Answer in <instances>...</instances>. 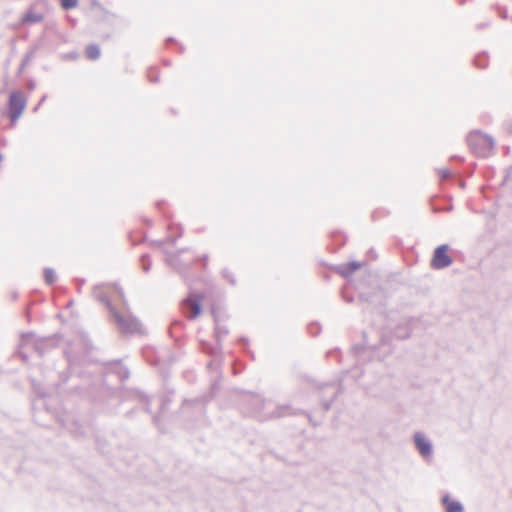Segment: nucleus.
Masks as SVG:
<instances>
[{
  "label": "nucleus",
  "mask_w": 512,
  "mask_h": 512,
  "mask_svg": "<svg viewBox=\"0 0 512 512\" xmlns=\"http://www.w3.org/2000/svg\"><path fill=\"white\" fill-rule=\"evenodd\" d=\"M499 14L502 18L506 19L507 18V10L506 8H499Z\"/></svg>",
  "instance_id": "obj_45"
},
{
  "label": "nucleus",
  "mask_w": 512,
  "mask_h": 512,
  "mask_svg": "<svg viewBox=\"0 0 512 512\" xmlns=\"http://www.w3.org/2000/svg\"><path fill=\"white\" fill-rule=\"evenodd\" d=\"M246 353L251 357V359H255V355H254V352L251 351L248 347H246Z\"/></svg>",
  "instance_id": "obj_47"
},
{
  "label": "nucleus",
  "mask_w": 512,
  "mask_h": 512,
  "mask_svg": "<svg viewBox=\"0 0 512 512\" xmlns=\"http://www.w3.org/2000/svg\"><path fill=\"white\" fill-rule=\"evenodd\" d=\"M365 347L363 345H354L352 352L358 357L360 352H363Z\"/></svg>",
  "instance_id": "obj_40"
},
{
  "label": "nucleus",
  "mask_w": 512,
  "mask_h": 512,
  "mask_svg": "<svg viewBox=\"0 0 512 512\" xmlns=\"http://www.w3.org/2000/svg\"><path fill=\"white\" fill-rule=\"evenodd\" d=\"M163 205H164V202H163V201H161V202H157V203H156V206H157V208H158V209H162V206H163Z\"/></svg>",
  "instance_id": "obj_55"
},
{
  "label": "nucleus",
  "mask_w": 512,
  "mask_h": 512,
  "mask_svg": "<svg viewBox=\"0 0 512 512\" xmlns=\"http://www.w3.org/2000/svg\"><path fill=\"white\" fill-rule=\"evenodd\" d=\"M59 423L62 427L67 429L72 435L75 437H81L85 434L84 428L73 419L67 418V419H59Z\"/></svg>",
  "instance_id": "obj_13"
},
{
  "label": "nucleus",
  "mask_w": 512,
  "mask_h": 512,
  "mask_svg": "<svg viewBox=\"0 0 512 512\" xmlns=\"http://www.w3.org/2000/svg\"><path fill=\"white\" fill-rule=\"evenodd\" d=\"M361 267V263L358 261H351L349 263H344L341 265H338L336 267L337 273H339L341 276L347 278L351 274H353L357 269Z\"/></svg>",
  "instance_id": "obj_16"
},
{
  "label": "nucleus",
  "mask_w": 512,
  "mask_h": 512,
  "mask_svg": "<svg viewBox=\"0 0 512 512\" xmlns=\"http://www.w3.org/2000/svg\"><path fill=\"white\" fill-rule=\"evenodd\" d=\"M27 105V99L23 92L16 90L12 91L8 99V117L11 122H16Z\"/></svg>",
  "instance_id": "obj_7"
},
{
  "label": "nucleus",
  "mask_w": 512,
  "mask_h": 512,
  "mask_svg": "<svg viewBox=\"0 0 512 512\" xmlns=\"http://www.w3.org/2000/svg\"><path fill=\"white\" fill-rule=\"evenodd\" d=\"M64 355L68 363V370L72 372L74 366L80 364V359L73 351L70 350H65Z\"/></svg>",
  "instance_id": "obj_22"
},
{
  "label": "nucleus",
  "mask_w": 512,
  "mask_h": 512,
  "mask_svg": "<svg viewBox=\"0 0 512 512\" xmlns=\"http://www.w3.org/2000/svg\"><path fill=\"white\" fill-rule=\"evenodd\" d=\"M99 302H101L107 308L109 312V318L113 315V312H116L118 309L112 304L109 295L106 292H100L96 295Z\"/></svg>",
  "instance_id": "obj_19"
},
{
  "label": "nucleus",
  "mask_w": 512,
  "mask_h": 512,
  "mask_svg": "<svg viewBox=\"0 0 512 512\" xmlns=\"http://www.w3.org/2000/svg\"><path fill=\"white\" fill-rule=\"evenodd\" d=\"M174 226H175L174 224H170V225L168 226V229H169L170 231H172V230L174 229Z\"/></svg>",
  "instance_id": "obj_58"
},
{
  "label": "nucleus",
  "mask_w": 512,
  "mask_h": 512,
  "mask_svg": "<svg viewBox=\"0 0 512 512\" xmlns=\"http://www.w3.org/2000/svg\"><path fill=\"white\" fill-rule=\"evenodd\" d=\"M153 421H154L155 425H156L159 429H161V428H160V425H159V415H155V416L153 417Z\"/></svg>",
  "instance_id": "obj_49"
},
{
  "label": "nucleus",
  "mask_w": 512,
  "mask_h": 512,
  "mask_svg": "<svg viewBox=\"0 0 512 512\" xmlns=\"http://www.w3.org/2000/svg\"><path fill=\"white\" fill-rule=\"evenodd\" d=\"M203 298L204 295L202 293L190 292L188 296L182 300V311L189 320L197 318L202 313Z\"/></svg>",
  "instance_id": "obj_6"
},
{
  "label": "nucleus",
  "mask_w": 512,
  "mask_h": 512,
  "mask_svg": "<svg viewBox=\"0 0 512 512\" xmlns=\"http://www.w3.org/2000/svg\"><path fill=\"white\" fill-rule=\"evenodd\" d=\"M466 142L471 152L481 158L488 157L494 148V139L480 130L471 131Z\"/></svg>",
  "instance_id": "obj_4"
},
{
  "label": "nucleus",
  "mask_w": 512,
  "mask_h": 512,
  "mask_svg": "<svg viewBox=\"0 0 512 512\" xmlns=\"http://www.w3.org/2000/svg\"><path fill=\"white\" fill-rule=\"evenodd\" d=\"M44 279L48 285L54 284L57 280L55 271L52 268H45L44 269Z\"/></svg>",
  "instance_id": "obj_28"
},
{
  "label": "nucleus",
  "mask_w": 512,
  "mask_h": 512,
  "mask_svg": "<svg viewBox=\"0 0 512 512\" xmlns=\"http://www.w3.org/2000/svg\"><path fill=\"white\" fill-rule=\"evenodd\" d=\"M44 15L41 13H36L33 10V7H31L23 16L22 22L24 23H40L43 21Z\"/></svg>",
  "instance_id": "obj_20"
},
{
  "label": "nucleus",
  "mask_w": 512,
  "mask_h": 512,
  "mask_svg": "<svg viewBox=\"0 0 512 512\" xmlns=\"http://www.w3.org/2000/svg\"><path fill=\"white\" fill-rule=\"evenodd\" d=\"M307 329H308L309 334H310L311 336H313V337H315V336L319 335V334H320V332H321V326H320V324H319V323H317V322L310 323V324L308 325Z\"/></svg>",
  "instance_id": "obj_33"
},
{
  "label": "nucleus",
  "mask_w": 512,
  "mask_h": 512,
  "mask_svg": "<svg viewBox=\"0 0 512 512\" xmlns=\"http://www.w3.org/2000/svg\"><path fill=\"white\" fill-rule=\"evenodd\" d=\"M143 356L151 365H158L160 363V360L156 356V352L153 348H145L143 350Z\"/></svg>",
  "instance_id": "obj_23"
},
{
  "label": "nucleus",
  "mask_w": 512,
  "mask_h": 512,
  "mask_svg": "<svg viewBox=\"0 0 512 512\" xmlns=\"http://www.w3.org/2000/svg\"><path fill=\"white\" fill-rule=\"evenodd\" d=\"M441 504L444 506L445 512H464L463 504L458 500L452 499L449 493L443 495Z\"/></svg>",
  "instance_id": "obj_14"
},
{
  "label": "nucleus",
  "mask_w": 512,
  "mask_h": 512,
  "mask_svg": "<svg viewBox=\"0 0 512 512\" xmlns=\"http://www.w3.org/2000/svg\"><path fill=\"white\" fill-rule=\"evenodd\" d=\"M412 327L410 321H404L399 323L393 330V336L397 339H407L410 337Z\"/></svg>",
  "instance_id": "obj_15"
},
{
  "label": "nucleus",
  "mask_w": 512,
  "mask_h": 512,
  "mask_svg": "<svg viewBox=\"0 0 512 512\" xmlns=\"http://www.w3.org/2000/svg\"><path fill=\"white\" fill-rule=\"evenodd\" d=\"M459 4H460V5H463V4H464V0H460V1H459Z\"/></svg>",
  "instance_id": "obj_62"
},
{
  "label": "nucleus",
  "mask_w": 512,
  "mask_h": 512,
  "mask_svg": "<svg viewBox=\"0 0 512 512\" xmlns=\"http://www.w3.org/2000/svg\"><path fill=\"white\" fill-rule=\"evenodd\" d=\"M62 336L58 333L47 336L36 338L34 332L29 331L21 334V341L19 347H23L29 344L30 340H33V348L40 355L43 356L48 350L55 348L59 344V340Z\"/></svg>",
  "instance_id": "obj_5"
},
{
  "label": "nucleus",
  "mask_w": 512,
  "mask_h": 512,
  "mask_svg": "<svg viewBox=\"0 0 512 512\" xmlns=\"http://www.w3.org/2000/svg\"><path fill=\"white\" fill-rule=\"evenodd\" d=\"M173 395H174V390L168 389L167 394L162 397L161 406H160L161 412H163L164 410H166L168 408L169 404L172 402Z\"/></svg>",
  "instance_id": "obj_27"
},
{
  "label": "nucleus",
  "mask_w": 512,
  "mask_h": 512,
  "mask_svg": "<svg viewBox=\"0 0 512 512\" xmlns=\"http://www.w3.org/2000/svg\"><path fill=\"white\" fill-rule=\"evenodd\" d=\"M61 1V7L64 10H71L78 5V0H60Z\"/></svg>",
  "instance_id": "obj_34"
},
{
  "label": "nucleus",
  "mask_w": 512,
  "mask_h": 512,
  "mask_svg": "<svg viewBox=\"0 0 512 512\" xmlns=\"http://www.w3.org/2000/svg\"><path fill=\"white\" fill-rule=\"evenodd\" d=\"M220 366V362H217L216 359L214 360H211L207 363V368L208 369H218Z\"/></svg>",
  "instance_id": "obj_41"
},
{
  "label": "nucleus",
  "mask_w": 512,
  "mask_h": 512,
  "mask_svg": "<svg viewBox=\"0 0 512 512\" xmlns=\"http://www.w3.org/2000/svg\"><path fill=\"white\" fill-rule=\"evenodd\" d=\"M327 357L335 358L338 362H341L342 353L339 348L331 349L327 352Z\"/></svg>",
  "instance_id": "obj_38"
},
{
  "label": "nucleus",
  "mask_w": 512,
  "mask_h": 512,
  "mask_svg": "<svg viewBox=\"0 0 512 512\" xmlns=\"http://www.w3.org/2000/svg\"><path fill=\"white\" fill-rule=\"evenodd\" d=\"M414 444L416 449L418 450L419 454L423 458H428L432 456L433 453V446L429 439L425 437V435L421 432H416L414 434Z\"/></svg>",
  "instance_id": "obj_12"
},
{
  "label": "nucleus",
  "mask_w": 512,
  "mask_h": 512,
  "mask_svg": "<svg viewBox=\"0 0 512 512\" xmlns=\"http://www.w3.org/2000/svg\"><path fill=\"white\" fill-rule=\"evenodd\" d=\"M360 300L368 302V303H373L374 302L373 301V296H365L364 294L360 295Z\"/></svg>",
  "instance_id": "obj_43"
},
{
  "label": "nucleus",
  "mask_w": 512,
  "mask_h": 512,
  "mask_svg": "<svg viewBox=\"0 0 512 512\" xmlns=\"http://www.w3.org/2000/svg\"><path fill=\"white\" fill-rule=\"evenodd\" d=\"M34 54H35V51L33 49L28 51L25 54V56L20 64V69H23L26 65L29 64V62L34 58Z\"/></svg>",
  "instance_id": "obj_37"
},
{
  "label": "nucleus",
  "mask_w": 512,
  "mask_h": 512,
  "mask_svg": "<svg viewBox=\"0 0 512 512\" xmlns=\"http://www.w3.org/2000/svg\"><path fill=\"white\" fill-rule=\"evenodd\" d=\"M113 372L117 375L120 382H123L129 378V370L126 366L121 364L120 360H117L113 363Z\"/></svg>",
  "instance_id": "obj_18"
},
{
  "label": "nucleus",
  "mask_w": 512,
  "mask_h": 512,
  "mask_svg": "<svg viewBox=\"0 0 512 512\" xmlns=\"http://www.w3.org/2000/svg\"><path fill=\"white\" fill-rule=\"evenodd\" d=\"M210 402V397L205 395L194 399H184L179 414L185 423L187 429H195L208 425L206 416V406Z\"/></svg>",
  "instance_id": "obj_2"
},
{
  "label": "nucleus",
  "mask_w": 512,
  "mask_h": 512,
  "mask_svg": "<svg viewBox=\"0 0 512 512\" xmlns=\"http://www.w3.org/2000/svg\"><path fill=\"white\" fill-rule=\"evenodd\" d=\"M85 53H86V57L90 60H97V59H99V57L101 55L100 48L95 43L88 44L86 46Z\"/></svg>",
  "instance_id": "obj_21"
},
{
  "label": "nucleus",
  "mask_w": 512,
  "mask_h": 512,
  "mask_svg": "<svg viewBox=\"0 0 512 512\" xmlns=\"http://www.w3.org/2000/svg\"><path fill=\"white\" fill-rule=\"evenodd\" d=\"M45 99H46V96H43V97L41 98V100L39 101L38 105L34 108V110H37V109H38V106H39V105H41V104L45 101Z\"/></svg>",
  "instance_id": "obj_53"
},
{
  "label": "nucleus",
  "mask_w": 512,
  "mask_h": 512,
  "mask_svg": "<svg viewBox=\"0 0 512 512\" xmlns=\"http://www.w3.org/2000/svg\"><path fill=\"white\" fill-rule=\"evenodd\" d=\"M147 77L149 79L150 82H153V83H157L159 82V75H158V70L157 68L155 67H150L148 70H147Z\"/></svg>",
  "instance_id": "obj_32"
},
{
  "label": "nucleus",
  "mask_w": 512,
  "mask_h": 512,
  "mask_svg": "<svg viewBox=\"0 0 512 512\" xmlns=\"http://www.w3.org/2000/svg\"><path fill=\"white\" fill-rule=\"evenodd\" d=\"M333 237L334 238H336V237L341 238V241L339 243L340 246H343L345 244L346 239H345V237L341 233L336 232V233L333 234Z\"/></svg>",
  "instance_id": "obj_42"
},
{
  "label": "nucleus",
  "mask_w": 512,
  "mask_h": 512,
  "mask_svg": "<svg viewBox=\"0 0 512 512\" xmlns=\"http://www.w3.org/2000/svg\"><path fill=\"white\" fill-rule=\"evenodd\" d=\"M488 55L486 52L479 53L474 58V64L480 69H484L488 66Z\"/></svg>",
  "instance_id": "obj_24"
},
{
  "label": "nucleus",
  "mask_w": 512,
  "mask_h": 512,
  "mask_svg": "<svg viewBox=\"0 0 512 512\" xmlns=\"http://www.w3.org/2000/svg\"><path fill=\"white\" fill-rule=\"evenodd\" d=\"M177 230L178 234H176L175 236H168L166 239V241L171 243L172 245H176L177 240L183 235V228L181 227V225H177Z\"/></svg>",
  "instance_id": "obj_35"
},
{
  "label": "nucleus",
  "mask_w": 512,
  "mask_h": 512,
  "mask_svg": "<svg viewBox=\"0 0 512 512\" xmlns=\"http://www.w3.org/2000/svg\"><path fill=\"white\" fill-rule=\"evenodd\" d=\"M439 175L441 179L446 180L451 177V171L448 168H444L439 170Z\"/></svg>",
  "instance_id": "obj_39"
},
{
  "label": "nucleus",
  "mask_w": 512,
  "mask_h": 512,
  "mask_svg": "<svg viewBox=\"0 0 512 512\" xmlns=\"http://www.w3.org/2000/svg\"><path fill=\"white\" fill-rule=\"evenodd\" d=\"M202 260H203V267L205 268L206 265H207V261H208V255L207 254H204L202 256Z\"/></svg>",
  "instance_id": "obj_50"
},
{
  "label": "nucleus",
  "mask_w": 512,
  "mask_h": 512,
  "mask_svg": "<svg viewBox=\"0 0 512 512\" xmlns=\"http://www.w3.org/2000/svg\"><path fill=\"white\" fill-rule=\"evenodd\" d=\"M238 405L244 415L261 422L304 413V411L294 409L288 404L277 405L270 409L271 401L266 400L258 393L249 391L241 394Z\"/></svg>",
  "instance_id": "obj_1"
},
{
  "label": "nucleus",
  "mask_w": 512,
  "mask_h": 512,
  "mask_svg": "<svg viewBox=\"0 0 512 512\" xmlns=\"http://www.w3.org/2000/svg\"><path fill=\"white\" fill-rule=\"evenodd\" d=\"M449 245L441 244L435 248L430 265L433 269L442 270L453 263L452 257L448 254Z\"/></svg>",
  "instance_id": "obj_10"
},
{
  "label": "nucleus",
  "mask_w": 512,
  "mask_h": 512,
  "mask_svg": "<svg viewBox=\"0 0 512 512\" xmlns=\"http://www.w3.org/2000/svg\"><path fill=\"white\" fill-rule=\"evenodd\" d=\"M166 41H167V42H174V41H175V39H174L173 37H169V38H167V40H166Z\"/></svg>",
  "instance_id": "obj_57"
},
{
  "label": "nucleus",
  "mask_w": 512,
  "mask_h": 512,
  "mask_svg": "<svg viewBox=\"0 0 512 512\" xmlns=\"http://www.w3.org/2000/svg\"><path fill=\"white\" fill-rule=\"evenodd\" d=\"M221 274H222L223 278L228 280L231 285L236 284V279L229 269H227V268L222 269Z\"/></svg>",
  "instance_id": "obj_36"
},
{
  "label": "nucleus",
  "mask_w": 512,
  "mask_h": 512,
  "mask_svg": "<svg viewBox=\"0 0 512 512\" xmlns=\"http://www.w3.org/2000/svg\"><path fill=\"white\" fill-rule=\"evenodd\" d=\"M34 86H35V84H34L33 82L29 83V88H30V89H33V88H34Z\"/></svg>",
  "instance_id": "obj_59"
},
{
  "label": "nucleus",
  "mask_w": 512,
  "mask_h": 512,
  "mask_svg": "<svg viewBox=\"0 0 512 512\" xmlns=\"http://www.w3.org/2000/svg\"><path fill=\"white\" fill-rule=\"evenodd\" d=\"M239 343H241V344L245 345L246 347H248L249 340H248L247 337H241L239 339Z\"/></svg>",
  "instance_id": "obj_46"
},
{
  "label": "nucleus",
  "mask_w": 512,
  "mask_h": 512,
  "mask_svg": "<svg viewBox=\"0 0 512 512\" xmlns=\"http://www.w3.org/2000/svg\"><path fill=\"white\" fill-rule=\"evenodd\" d=\"M184 327H185L184 321L179 320V319L173 320L170 325V328H169V333H170L171 337L177 339L179 336L176 335L175 332L178 330L184 329Z\"/></svg>",
  "instance_id": "obj_25"
},
{
  "label": "nucleus",
  "mask_w": 512,
  "mask_h": 512,
  "mask_svg": "<svg viewBox=\"0 0 512 512\" xmlns=\"http://www.w3.org/2000/svg\"><path fill=\"white\" fill-rule=\"evenodd\" d=\"M120 296L122 298L125 311L121 312L117 310L116 312H113V315L110 317V320L117 325V327L123 334H144L145 329L142 323L136 316H134L129 311L128 303L124 298L123 291H120Z\"/></svg>",
  "instance_id": "obj_3"
},
{
  "label": "nucleus",
  "mask_w": 512,
  "mask_h": 512,
  "mask_svg": "<svg viewBox=\"0 0 512 512\" xmlns=\"http://www.w3.org/2000/svg\"><path fill=\"white\" fill-rule=\"evenodd\" d=\"M199 344L201 351L210 356L216 357L222 353V344L219 345L217 342L216 345H212L210 342L202 340Z\"/></svg>",
  "instance_id": "obj_17"
},
{
  "label": "nucleus",
  "mask_w": 512,
  "mask_h": 512,
  "mask_svg": "<svg viewBox=\"0 0 512 512\" xmlns=\"http://www.w3.org/2000/svg\"><path fill=\"white\" fill-rule=\"evenodd\" d=\"M183 51H184V47L180 46V48H179V52H180V53H183Z\"/></svg>",
  "instance_id": "obj_60"
},
{
  "label": "nucleus",
  "mask_w": 512,
  "mask_h": 512,
  "mask_svg": "<svg viewBox=\"0 0 512 512\" xmlns=\"http://www.w3.org/2000/svg\"><path fill=\"white\" fill-rule=\"evenodd\" d=\"M67 380H68V376H66V377L62 380V383H65Z\"/></svg>",
  "instance_id": "obj_61"
},
{
  "label": "nucleus",
  "mask_w": 512,
  "mask_h": 512,
  "mask_svg": "<svg viewBox=\"0 0 512 512\" xmlns=\"http://www.w3.org/2000/svg\"><path fill=\"white\" fill-rule=\"evenodd\" d=\"M219 378H221V375L219 376ZM219 390H220V379H215L211 383L209 394H204V395L207 397H210V401H211Z\"/></svg>",
  "instance_id": "obj_30"
},
{
  "label": "nucleus",
  "mask_w": 512,
  "mask_h": 512,
  "mask_svg": "<svg viewBox=\"0 0 512 512\" xmlns=\"http://www.w3.org/2000/svg\"><path fill=\"white\" fill-rule=\"evenodd\" d=\"M511 20H512V17H511Z\"/></svg>",
  "instance_id": "obj_64"
},
{
  "label": "nucleus",
  "mask_w": 512,
  "mask_h": 512,
  "mask_svg": "<svg viewBox=\"0 0 512 512\" xmlns=\"http://www.w3.org/2000/svg\"><path fill=\"white\" fill-rule=\"evenodd\" d=\"M186 251H188V248H181V249H178L175 253H179V256H181V254Z\"/></svg>",
  "instance_id": "obj_51"
},
{
  "label": "nucleus",
  "mask_w": 512,
  "mask_h": 512,
  "mask_svg": "<svg viewBox=\"0 0 512 512\" xmlns=\"http://www.w3.org/2000/svg\"><path fill=\"white\" fill-rule=\"evenodd\" d=\"M30 382L34 392L37 393L39 397L45 398L47 396V392L45 391V389L34 378H31Z\"/></svg>",
  "instance_id": "obj_29"
},
{
  "label": "nucleus",
  "mask_w": 512,
  "mask_h": 512,
  "mask_svg": "<svg viewBox=\"0 0 512 512\" xmlns=\"http://www.w3.org/2000/svg\"><path fill=\"white\" fill-rule=\"evenodd\" d=\"M166 258L165 262L168 266L177 271L185 280L188 278V273L191 269V264L183 263L180 259L179 253H173L166 249L163 250Z\"/></svg>",
  "instance_id": "obj_11"
},
{
  "label": "nucleus",
  "mask_w": 512,
  "mask_h": 512,
  "mask_svg": "<svg viewBox=\"0 0 512 512\" xmlns=\"http://www.w3.org/2000/svg\"><path fill=\"white\" fill-rule=\"evenodd\" d=\"M134 397L136 399H138L140 402H143L146 404V407H145V411L147 413H151V408H150V398L148 395L144 394L143 392H140V391H135L134 392Z\"/></svg>",
  "instance_id": "obj_26"
},
{
  "label": "nucleus",
  "mask_w": 512,
  "mask_h": 512,
  "mask_svg": "<svg viewBox=\"0 0 512 512\" xmlns=\"http://www.w3.org/2000/svg\"><path fill=\"white\" fill-rule=\"evenodd\" d=\"M18 354L22 358L23 361H27L28 356L25 353H23L22 351L19 350Z\"/></svg>",
  "instance_id": "obj_48"
},
{
  "label": "nucleus",
  "mask_w": 512,
  "mask_h": 512,
  "mask_svg": "<svg viewBox=\"0 0 512 512\" xmlns=\"http://www.w3.org/2000/svg\"><path fill=\"white\" fill-rule=\"evenodd\" d=\"M163 64H164L165 66H170V65H171V61H170V60H164V61H163Z\"/></svg>",
  "instance_id": "obj_56"
},
{
  "label": "nucleus",
  "mask_w": 512,
  "mask_h": 512,
  "mask_svg": "<svg viewBox=\"0 0 512 512\" xmlns=\"http://www.w3.org/2000/svg\"><path fill=\"white\" fill-rule=\"evenodd\" d=\"M341 385L342 382L340 381L338 385L334 382H327L319 386V390L322 392L320 402L325 411L330 410L333 402L341 393Z\"/></svg>",
  "instance_id": "obj_8"
},
{
  "label": "nucleus",
  "mask_w": 512,
  "mask_h": 512,
  "mask_svg": "<svg viewBox=\"0 0 512 512\" xmlns=\"http://www.w3.org/2000/svg\"><path fill=\"white\" fill-rule=\"evenodd\" d=\"M162 244H163V241H152L151 242V245H156V246H159V247L162 246Z\"/></svg>",
  "instance_id": "obj_52"
},
{
  "label": "nucleus",
  "mask_w": 512,
  "mask_h": 512,
  "mask_svg": "<svg viewBox=\"0 0 512 512\" xmlns=\"http://www.w3.org/2000/svg\"><path fill=\"white\" fill-rule=\"evenodd\" d=\"M489 25H490V22H483V23L477 24L476 29H478V30L484 29V28L488 27Z\"/></svg>",
  "instance_id": "obj_44"
},
{
  "label": "nucleus",
  "mask_w": 512,
  "mask_h": 512,
  "mask_svg": "<svg viewBox=\"0 0 512 512\" xmlns=\"http://www.w3.org/2000/svg\"><path fill=\"white\" fill-rule=\"evenodd\" d=\"M344 300L348 303H351L353 301V297L352 296H350V297L344 296Z\"/></svg>",
  "instance_id": "obj_54"
},
{
  "label": "nucleus",
  "mask_w": 512,
  "mask_h": 512,
  "mask_svg": "<svg viewBox=\"0 0 512 512\" xmlns=\"http://www.w3.org/2000/svg\"><path fill=\"white\" fill-rule=\"evenodd\" d=\"M461 187H463V188L465 187V182L461 183Z\"/></svg>",
  "instance_id": "obj_63"
},
{
  "label": "nucleus",
  "mask_w": 512,
  "mask_h": 512,
  "mask_svg": "<svg viewBox=\"0 0 512 512\" xmlns=\"http://www.w3.org/2000/svg\"><path fill=\"white\" fill-rule=\"evenodd\" d=\"M211 314L213 316L215 324L214 337L216 339V342L220 345L222 344L223 337L227 336L229 333L227 326L221 325V322L226 321L228 316L226 312L220 306L217 305L212 306Z\"/></svg>",
  "instance_id": "obj_9"
},
{
  "label": "nucleus",
  "mask_w": 512,
  "mask_h": 512,
  "mask_svg": "<svg viewBox=\"0 0 512 512\" xmlns=\"http://www.w3.org/2000/svg\"><path fill=\"white\" fill-rule=\"evenodd\" d=\"M141 266L144 272H148L151 269V260L148 254H143L140 258Z\"/></svg>",
  "instance_id": "obj_31"
}]
</instances>
